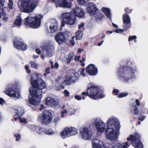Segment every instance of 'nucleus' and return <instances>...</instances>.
<instances>
[{
    "mask_svg": "<svg viewBox=\"0 0 148 148\" xmlns=\"http://www.w3.org/2000/svg\"><path fill=\"white\" fill-rule=\"evenodd\" d=\"M42 75L35 73L32 75L31 82L32 86L30 88L29 101L32 105H39L42 98L43 90H46V84L41 79Z\"/></svg>",
    "mask_w": 148,
    "mask_h": 148,
    "instance_id": "obj_1",
    "label": "nucleus"
},
{
    "mask_svg": "<svg viewBox=\"0 0 148 148\" xmlns=\"http://www.w3.org/2000/svg\"><path fill=\"white\" fill-rule=\"evenodd\" d=\"M106 123L107 127L105 133L106 138L111 141L116 140L120 134V125L119 120L112 116L108 119Z\"/></svg>",
    "mask_w": 148,
    "mask_h": 148,
    "instance_id": "obj_2",
    "label": "nucleus"
},
{
    "mask_svg": "<svg viewBox=\"0 0 148 148\" xmlns=\"http://www.w3.org/2000/svg\"><path fill=\"white\" fill-rule=\"evenodd\" d=\"M136 71L132 62L128 61L126 66H121L118 71L120 78L125 82H128L132 78L133 73Z\"/></svg>",
    "mask_w": 148,
    "mask_h": 148,
    "instance_id": "obj_3",
    "label": "nucleus"
},
{
    "mask_svg": "<svg viewBox=\"0 0 148 148\" xmlns=\"http://www.w3.org/2000/svg\"><path fill=\"white\" fill-rule=\"evenodd\" d=\"M38 0H20L18 4L20 10L23 12L29 13L32 12L37 6Z\"/></svg>",
    "mask_w": 148,
    "mask_h": 148,
    "instance_id": "obj_4",
    "label": "nucleus"
},
{
    "mask_svg": "<svg viewBox=\"0 0 148 148\" xmlns=\"http://www.w3.org/2000/svg\"><path fill=\"white\" fill-rule=\"evenodd\" d=\"M43 16L41 14L32 13L29 14L25 18V24L30 27L36 28L40 26L41 21Z\"/></svg>",
    "mask_w": 148,
    "mask_h": 148,
    "instance_id": "obj_5",
    "label": "nucleus"
},
{
    "mask_svg": "<svg viewBox=\"0 0 148 148\" xmlns=\"http://www.w3.org/2000/svg\"><path fill=\"white\" fill-rule=\"evenodd\" d=\"M87 94L88 96L93 99L102 98L104 97L103 94L101 92L99 88L93 84L89 85L88 87Z\"/></svg>",
    "mask_w": 148,
    "mask_h": 148,
    "instance_id": "obj_6",
    "label": "nucleus"
},
{
    "mask_svg": "<svg viewBox=\"0 0 148 148\" xmlns=\"http://www.w3.org/2000/svg\"><path fill=\"white\" fill-rule=\"evenodd\" d=\"M5 93L8 96L14 98L18 99L21 97L20 92L17 89L16 85L11 84L8 85L7 87Z\"/></svg>",
    "mask_w": 148,
    "mask_h": 148,
    "instance_id": "obj_7",
    "label": "nucleus"
},
{
    "mask_svg": "<svg viewBox=\"0 0 148 148\" xmlns=\"http://www.w3.org/2000/svg\"><path fill=\"white\" fill-rule=\"evenodd\" d=\"M93 148H123L122 145L117 143L105 147L103 142L97 139H94L92 142Z\"/></svg>",
    "mask_w": 148,
    "mask_h": 148,
    "instance_id": "obj_8",
    "label": "nucleus"
},
{
    "mask_svg": "<svg viewBox=\"0 0 148 148\" xmlns=\"http://www.w3.org/2000/svg\"><path fill=\"white\" fill-rule=\"evenodd\" d=\"M127 140L132 141L131 144L135 148H143V146L140 142V136L137 133H135L133 135H130V137L127 138Z\"/></svg>",
    "mask_w": 148,
    "mask_h": 148,
    "instance_id": "obj_9",
    "label": "nucleus"
},
{
    "mask_svg": "<svg viewBox=\"0 0 148 148\" xmlns=\"http://www.w3.org/2000/svg\"><path fill=\"white\" fill-rule=\"evenodd\" d=\"M52 115L51 113L48 110H45L43 113L40 114L38 119L42 121L43 123L48 124L52 120Z\"/></svg>",
    "mask_w": 148,
    "mask_h": 148,
    "instance_id": "obj_10",
    "label": "nucleus"
},
{
    "mask_svg": "<svg viewBox=\"0 0 148 148\" xmlns=\"http://www.w3.org/2000/svg\"><path fill=\"white\" fill-rule=\"evenodd\" d=\"M77 133L76 128L73 127L65 128L60 133L61 136L62 138H65L74 135Z\"/></svg>",
    "mask_w": 148,
    "mask_h": 148,
    "instance_id": "obj_11",
    "label": "nucleus"
},
{
    "mask_svg": "<svg viewBox=\"0 0 148 148\" xmlns=\"http://www.w3.org/2000/svg\"><path fill=\"white\" fill-rule=\"evenodd\" d=\"M62 16L64 21L67 24L71 25L74 23L75 17L73 12L64 13L62 14Z\"/></svg>",
    "mask_w": 148,
    "mask_h": 148,
    "instance_id": "obj_12",
    "label": "nucleus"
},
{
    "mask_svg": "<svg viewBox=\"0 0 148 148\" xmlns=\"http://www.w3.org/2000/svg\"><path fill=\"white\" fill-rule=\"evenodd\" d=\"M80 133L82 139L85 140L91 139L92 133L91 129L89 127H85L81 128Z\"/></svg>",
    "mask_w": 148,
    "mask_h": 148,
    "instance_id": "obj_13",
    "label": "nucleus"
},
{
    "mask_svg": "<svg viewBox=\"0 0 148 148\" xmlns=\"http://www.w3.org/2000/svg\"><path fill=\"white\" fill-rule=\"evenodd\" d=\"M44 50L43 54L42 55L41 57L42 59L44 58L45 56L51 57L54 53V46L52 44H48L43 47Z\"/></svg>",
    "mask_w": 148,
    "mask_h": 148,
    "instance_id": "obj_14",
    "label": "nucleus"
},
{
    "mask_svg": "<svg viewBox=\"0 0 148 148\" xmlns=\"http://www.w3.org/2000/svg\"><path fill=\"white\" fill-rule=\"evenodd\" d=\"M94 123L98 132L101 133L104 132L106 124L102 120L99 118H97L95 120Z\"/></svg>",
    "mask_w": 148,
    "mask_h": 148,
    "instance_id": "obj_15",
    "label": "nucleus"
},
{
    "mask_svg": "<svg viewBox=\"0 0 148 148\" xmlns=\"http://www.w3.org/2000/svg\"><path fill=\"white\" fill-rule=\"evenodd\" d=\"M52 1L56 3L57 6L69 8L71 6L70 0H52Z\"/></svg>",
    "mask_w": 148,
    "mask_h": 148,
    "instance_id": "obj_16",
    "label": "nucleus"
},
{
    "mask_svg": "<svg viewBox=\"0 0 148 148\" xmlns=\"http://www.w3.org/2000/svg\"><path fill=\"white\" fill-rule=\"evenodd\" d=\"M55 39L59 45L62 44L66 41V38L63 32L57 33L55 35Z\"/></svg>",
    "mask_w": 148,
    "mask_h": 148,
    "instance_id": "obj_17",
    "label": "nucleus"
},
{
    "mask_svg": "<svg viewBox=\"0 0 148 148\" xmlns=\"http://www.w3.org/2000/svg\"><path fill=\"white\" fill-rule=\"evenodd\" d=\"M86 10L88 12L91 14H94L98 11L96 5L92 2L87 5Z\"/></svg>",
    "mask_w": 148,
    "mask_h": 148,
    "instance_id": "obj_18",
    "label": "nucleus"
},
{
    "mask_svg": "<svg viewBox=\"0 0 148 148\" xmlns=\"http://www.w3.org/2000/svg\"><path fill=\"white\" fill-rule=\"evenodd\" d=\"M86 72L90 75H95L97 73L96 66L92 64L88 65L86 68Z\"/></svg>",
    "mask_w": 148,
    "mask_h": 148,
    "instance_id": "obj_19",
    "label": "nucleus"
},
{
    "mask_svg": "<svg viewBox=\"0 0 148 148\" xmlns=\"http://www.w3.org/2000/svg\"><path fill=\"white\" fill-rule=\"evenodd\" d=\"M123 28L125 30H126L131 26L130 18L128 14H125L123 15Z\"/></svg>",
    "mask_w": 148,
    "mask_h": 148,
    "instance_id": "obj_20",
    "label": "nucleus"
},
{
    "mask_svg": "<svg viewBox=\"0 0 148 148\" xmlns=\"http://www.w3.org/2000/svg\"><path fill=\"white\" fill-rule=\"evenodd\" d=\"M29 128L34 134H42L44 131V128L32 125H29Z\"/></svg>",
    "mask_w": 148,
    "mask_h": 148,
    "instance_id": "obj_21",
    "label": "nucleus"
},
{
    "mask_svg": "<svg viewBox=\"0 0 148 148\" xmlns=\"http://www.w3.org/2000/svg\"><path fill=\"white\" fill-rule=\"evenodd\" d=\"M14 43L15 47L17 49L25 51L27 48L26 45L22 41H14Z\"/></svg>",
    "mask_w": 148,
    "mask_h": 148,
    "instance_id": "obj_22",
    "label": "nucleus"
},
{
    "mask_svg": "<svg viewBox=\"0 0 148 148\" xmlns=\"http://www.w3.org/2000/svg\"><path fill=\"white\" fill-rule=\"evenodd\" d=\"M58 26V22L55 19H52L50 20L49 28L51 32H56L57 30Z\"/></svg>",
    "mask_w": 148,
    "mask_h": 148,
    "instance_id": "obj_23",
    "label": "nucleus"
},
{
    "mask_svg": "<svg viewBox=\"0 0 148 148\" xmlns=\"http://www.w3.org/2000/svg\"><path fill=\"white\" fill-rule=\"evenodd\" d=\"M73 11L76 16L79 18H83L84 16L83 10L80 8L77 7L73 9Z\"/></svg>",
    "mask_w": 148,
    "mask_h": 148,
    "instance_id": "obj_24",
    "label": "nucleus"
},
{
    "mask_svg": "<svg viewBox=\"0 0 148 148\" xmlns=\"http://www.w3.org/2000/svg\"><path fill=\"white\" fill-rule=\"evenodd\" d=\"M78 75V74L76 73L75 74L73 73H72L70 76L69 77H67L66 79L64 81V82H67V84H69L70 82H74L76 79L77 77H78L77 76Z\"/></svg>",
    "mask_w": 148,
    "mask_h": 148,
    "instance_id": "obj_25",
    "label": "nucleus"
},
{
    "mask_svg": "<svg viewBox=\"0 0 148 148\" xmlns=\"http://www.w3.org/2000/svg\"><path fill=\"white\" fill-rule=\"evenodd\" d=\"M45 103L48 106H53L56 104V102L52 98L48 97L46 99Z\"/></svg>",
    "mask_w": 148,
    "mask_h": 148,
    "instance_id": "obj_26",
    "label": "nucleus"
},
{
    "mask_svg": "<svg viewBox=\"0 0 148 148\" xmlns=\"http://www.w3.org/2000/svg\"><path fill=\"white\" fill-rule=\"evenodd\" d=\"M102 10L107 17L110 19H111V14L109 9L108 8H103Z\"/></svg>",
    "mask_w": 148,
    "mask_h": 148,
    "instance_id": "obj_27",
    "label": "nucleus"
},
{
    "mask_svg": "<svg viewBox=\"0 0 148 148\" xmlns=\"http://www.w3.org/2000/svg\"><path fill=\"white\" fill-rule=\"evenodd\" d=\"M22 20L20 16H17L14 21V24L18 27H20L22 24Z\"/></svg>",
    "mask_w": 148,
    "mask_h": 148,
    "instance_id": "obj_28",
    "label": "nucleus"
},
{
    "mask_svg": "<svg viewBox=\"0 0 148 148\" xmlns=\"http://www.w3.org/2000/svg\"><path fill=\"white\" fill-rule=\"evenodd\" d=\"M15 112L18 116H21L24 113V111L23 107H19L15 110Z\"/></svg>",
    "mask_w": 148,
    "mask_h": 148,
    "instance_id": "obj_29",
    "label": "nucleus"
},
{
    "mask_svg": "<svg viewBox=\"0 0 148 148\" xmlns=\"http://www.w3.org/2000/svg\"><path fill=\"white\" fill-rule=\"evenodd\" d=\"M83 36V33L82 31L78 30L76 33V39L80 40L82 39Z\"/></svg>",
    "mask_w": 148,
    "mask_h": 148,
    "instance_id": "obj_30",
    "label": "nucleus"
},
{
    "mask_svg": "<svg viewBox=\"0 0 148 148\" xmlns=\"http://www.w3.org/2000/svg\"><path fill=\"white\" fill-rule=\"evenodd\" d=\"M43 133L47 135H51L54 134L55 132L54 130L51 129L46 130L44 129Z\"/></svg>",
    "mask_w": 148,
    "mask_h": 148,
    "instance_id": "obj_31",
    "label": "nucleus"
},
{
    "mask_svg": "<svg viewBox=\"0 0 148 148\" xmlns=\"http://www.w3.org/2000/svg\"><path fill=\"white\" fill-rule=\"evenodd\" d=\"M74 54L73 53H71L68 56L67 60L66 63L67 64L70 63L71 60H72L73 58Z\"/></svg>",
    "mask_w": 148,
    "mask_h": 148,
    "instance_id": "obj_32",
    "label": "nucleus"
},
{
    "mask_svg": "<svg viewBox=\"0 0 148 148\" xmlns=\"http://www.w3.org/2000/svg\"><path fill=\"white\" fill-rule=\"evenodd\" d=\"M76 110L74 109L70 108L68 109V114L70 116L75 114Z\"/></svg>",
    "mask_w": 148,
    "mask_h": 148,
    "instance_id": "obj_33",
    "label": "nucleus"
},
{
    "mask_svg": "<svg viewBox=\"0 0 148 148\" xmlns=\"http://www.w3.org/2000/svg\"><path fill=\"white\" fill-rule=\"evenodd\" d=\"M88 1V0H77L78 3L81 5L86 4Z\"/></svg>",
    "mask_w": 148,
    "mask_h": 148,
    "instance_id": "obj_34",
    "label": "nucleus"
},
{
    "mask_svg": "<svg viewBox=\"0 0 148 148\" xmlns=\"http://www.w3.org/2000/svg\"><path fill=\"white\" fill-rule=\"evenodd\" d=\"M128 93H127L121 92L118 95V97L119 98H121L126 97Z\"/></svg>",
    "mask_w": 148,
    "mask_h": 148,
    "instance_id": "obj_35",
    "label": "nucleus"
},
{
    "mask_svg": "<svg viewBox=\"0 0 148 148\" xmlns=\"http://www.w3.org/2000/svg\"><path fill=\"white\" fill-rule=\"evenodd\" d=\"M30 63L31 64V66L32 67L36 69L37 67V64L35 62L31 61L30 62Z\"/></svg>",
    "mask_w": 148,
    "mask_h": 148,
    "instance_id": "obj_36",
    "label": "nucleus"
},
{
    "mask_svg": "<svg viewBox=\"0 0 148 148\" xmlns=\"http://www.w3.org/2000/svg\"><path fill=\"white\" fill-rule=\"evenodd\" d=\"M97 19L96 21H97L98 20H101L103 17V15L102 14L100 13L98 14V15L96 16H95Z\"/></svg>",
    "mask_w": 148,
    "mask_h": 148,
    "instance_id": "obj_37",
    "label": "nucleus"
},
{
    "mask_svg": "<svg viewBox=\"0 0 148 148\" xmlns=\"http://www.w3.org/2000/svg\"><path fill=\"white\" fill-rule=\"evenodd\" d=\"M122 146L123 148H128L130 146V145L127 142H125L122 145Z\"/></svg>",
    "mask_w": 148,
    "mask_h": 148,
    "instance_id": "obj_38",
    "label": "nucleus"
},
{
    "mask_svg": "<svg viewBox=\"0 0 148 148\" xmlns=\"http://www.w3.org/2000/svg\"><path fill=\"white\" fill-rule=\"evenodd\" d=\"M14 136L16 138V140L19 141L21 138V135L18 134H14Z\"/></svg>",
    "mask_w": 148,
    "mask_h": 148,
    "instance_id": "obj_39",
    "label": "nucleus"
},
{
    "mask_svg": "<svg viewBox=\"0 0 148 148\" xmlns=\"http://www.w3.org/2000/svg\"><path fill=\"white\" fill-rule=\"evenodd\" d=\"M60 119V118L58 116H56L55 117L53 120L54 123H57V122H59Z\"/></svg>",
    "mask_w": 148,
    "mask_h": 148,
    "instance_id": "obj_40",
    "label": "nucleus"
},
{
    "mask_svg": "<svg viewBox=\"0 0 148 148\" xmlns=\"http://www.w3.org/2000/svg\"><path fill=\"white\" fill-rule=\"evenodd\" d=\"M68 111L66 109H64L63 111H62L61 112V113L62 114L61 116L62 117H64V114L67 113L68 112Z\"/></svg>",
    "mask_w": 148,
    "mask_h": 148,
    "instance_id": "obj_41",
    "label": "nucleus"
},
{
    "mask_svg": "<svg viewBox=\"0 0 148 148\" xmlns=\"http://www.w3.org/2000/svg\"><path fill=\"white\" fill-rule=\"evenodd\" d=\"M136 36H129L128 40L130 41L132 40L133 39H135L136 38Z\"/></svg>",
    "mask_w": 148,
    "mask_h": 148,
    "instance_id": "obj_42",
    "label": "nucleus"
},
{
    "mask_svg": "<svg viewBox=\"0 0 148 148\" xmlns=\"http://www.w3.org/2000/svg\"><path fill=\"white\" fill-rule=\"evenodd\" d=\"M12 0H9V3L8 4V6L9 8L11 9L12 8V6L13 5V3L12 1Z\"/></svg>",
    "mask_w": 148,
    "mask_h": 148,
    "instance_id": "obj_43",
    "label": "nucleus"
},
{
    "mask_svg": "<svg viewBox=\"0 0 148 148\" xmlns=\"http://www.w3.org/2000/svg\"><path fill=\"white\" fill-rule=\"evenodd\" d=\"M64 93L65 96L69 97V92L66 90H64Z\"/></svg>",
    "mask_w": 148,
    "mask_h": 148,
    "instance_id": "obj_44",
    "label": "nucleus"
},
{
    "mask_svg": "<svg viewBox=\"0 0 148 148\" xmlns=\"http://www.w3.org/2000/svg\"><path fill=\"white\" fill-rule=\"evenodd\" d=\"M5 103V101L2 98L0 97V104L3 105Z\"/></svg>",
    "mask_w": 148,
    "mask_h": 148,
    "instance_id": "obj_45",
    "label": "nucleus"
},
{
    "mask_svg": "<svg viewBox=\"0 0 148 148\" xmlns=\"http://www.w3.org/2000/svg\"><path fill=\"white\" fill-rule=\"evenodd\" d=\"M145 117H146L145 116L141 115L138 117V119L139 120L143 121L145 119Z\"/></svg>",
    "mask_w": 148,
    "mask_h": 148,
    "instance_id": "obj_46",
    "label": "nucleus"
},
{
    "mask_svg": "<svg viewBox=\"0 0 148 148\" xmlns=\"http://www.w3.org/2000/svg\"><path fill=\"white\" fill-rule=\"evenodd\" d=\"M20 123H27L26 120L25 118H20Z\"/></svg>",
    "mask_w": 148,
    "mask_h": 148,
    "instance_id": "obj_47",
    "label": "nucleus"
},
{
    "mask_svg": "<svg viewBox=\"0 0 148 148\" xmlns=\"http://www.w3.org/2000/svg\"><path fill=\"white\" fill-rule=\"evenodd\" d=\"M5 0H0V8H2V6H3L4 4V3L5 2Z\"/></svg>",
    "mask_w": 148,
    "mask_h": 148,
    "instance_id": "obj_48",
    "label": "nucleus"
},
{
    "mask_svg": "<svg viewBox=\"0 0 148 148\" xmlns=\"http://www.w3.org/2000/svg\"><path fill=\"white\" fill-rule=\"evenodd\" d=\"M84 23H81L78 25V28L80 29L82 28H84Z\"/></svg>",
    "mask_w": 148,
    "mask_h": 148,
    "instance_id": "obj_49",
    "label": "nucleus"
},
{
    "mask_svg": "<svg viewBox=\"0 0 148 148\" xmlns=\"http://www.w3.org/2000/svg\"><path fill=\"white\" fill-rule=\"evenodd\" d=\"M84 69H82L81 70V72L80 73V75L82 76H84L86 75V74L84 73Z\"/></svg>",
    "mask_w": 148,
    "mask_h": 148,
    "instance_id": "obj_50",
    "label": "nucleus"
},
{
    "mask_svg": "<svg viewBox=\"0 0 148 148\" xmlns=\"http://www.w3.org/2000/svg\"><path fill=\"white\" fill-rule=\"evenodd\" d=\"M138 109V108L136 106H135V108H134V114H135L137 115L138 114V111L137 110Z\"/></svg>",
    "mask_w": 148,
    "mask_h": 148,
    "instance_id": "obj_51",
    "label": "nucleus"
},
{
    "mask_svg": "<svg viewBox=\"0 0 148 148\" xmlns=\"http://www.w3.org/2000/svg\"><path fill=\"white\" fill-rule=\"evenodd\" d=\"M50 67H47L46 68L45 70V71L48 74H49L50 73Z\"/></svg>",
    "mask_w": 148,
    "mask_h": 148,
    "instance_id": "obj_52",
    "label": "nucleus"
},
{
    "mask_svg": "<svg viewBox=\"0 0 148 148\" xmlns=\"http://www.w3.org/2000/svg\"><path fill=\"white\" fill-rule=\"evenodd\" d=\"M123 32V29H116L115 32L116 33H120L121 32Z\"/></svg>",
    "mask_w": 148,
    "mask_h": 148,
    "instance_id": "obj_53",
    "label": "nucleus"
},
{
    "mask_svg": "<svg viewBox=\"0 0 148 148\" xmlns=\"http://www.w3.org/2000/svg\"><path fill=\"white\" fill-rule=\"evenodd\" d=\"M75 99L78 100H80L81 99V97L80 96L77 95H75Z\"/></svg>",
    "mask_w": 148,
    "mask_h": 148,
    "instance_id": "obj_54",
    "label": "nucleus"
},
{
    "mask_svg": "<svg viewBox=\"0 0 148 148\" xmlns=\"http://www.w3.org/2000/svg\"><path fill=\"white\" fill-rule=\"evenodd\" d=\"M125 12L127 13H130L132 10L130 9H128V8H126L125 9Z\"/></svg>",
    "mask_w": 148,
    "mask_h": 148,
    "instance_id": "obj_55",
    "label": "nucleus"
},
{
    "mask_svg": "<svg viewBox=\"0 0 148 148\" xmlns=\"http://www.w3.org/2000/svg\"><path fill=\"white\" fill-rule=\"evenodd\" d=\"M119 92V90L117 89H114L113 90V92L115 94V95H117Z\"/></svg>",
    "mask_w": 148,
    "mask_h": 148,
    "instance_id": "obj_56",
    "label": "nucleus"
},
{
    "mask_svg": "<svg viewBox=\"0 0 148 148\" xmlns=\"http://www.w3.org/2000/svg\"><path fill=\"white\" fill-rule=\"evenodd\" d=\"M59 66V64L58 62H56L54 65V68H55L57 69L58 68V67Z\"/></svg>",
    "mask_w": 148,
    "mask_h": 148,
    "instance_id": "obj_57",
    "label": "nucleus"
},
{
    "mask_svg": "<svg viewBox=\"0 0 148 148\" xmlns=\"http://www.w3.org/2000/svg\"><path fill=\"white\" fill-rule=\"evenodd\" d=\"M25 69L27 70V71L28 73H30L31 72V71L30 70L28 69V67L27 66H25Z\"/></svg>",
    "mask_w": 148,
    "mask_h": 148,
    "instance_id": "obj_58",
    "label": "nucleus"
},
{
    "mask_svg": "<svg viewBox=\"0 0 148 148\" xmlns=\"http://www.w3.org/2000/svg\"><path fill=\"white\" fill-rule=\"evenodd\" d=\"M80 57L79 56H78L77 57V56H75V57L74 58V60H77V61H79V59L80 58Z\"/></svg>",
    "mask_w": 148,
    "mask_h": 148,
    "instance_id": "obj_59",
    "label": "nucleus"
},
{
    "mask_svg": "<svg viewBox=\"0 0 148 148\" xmlns=\"http://www.w3.org/2000/svg\"><path fill=\"white\" fill-rule=\"evenodd\" d=\"M36 51L38 54H40V50L38 49H36Z\"/></svg>",
    "mask_w": 148,
    "mask_h": 148,
    "instance_id": "obj_60",
    "label": "nucleus"
},
{
    "mask_svg": "<svg viewBox=\"0 0 148 148\" xmlns=\"http://www.w3.org/2000/svg\"><path fill=\"white\" fill-rule=\"evenodd\" d=\"M136 104L138 106H139L140 105V103L139 102V100L138 99H136Z\"/></svg>",
    "mask_w": 148,
    "mask_h": 148,
    "instance_id": "obj_61",
    "label": "nucleus"
},
{
    "mask_svg": "<svg viewBox=\"0 0 148 148\" xmlns=\"http://www.w3.org/2000/svg\"><path fill=\"white\" fill-rule=\"evenodd\" d=\"M50 62V63L51 64V68L52 69L54 68V66H53V62L52 61H51Z\"/></svg>",
    "mask_w": 148,
    "mask_h": 148,
    "instance_id": "obj_62",
    "label": "nucleus"
},
{
    "mask_svg": "<svg viewBox=\"0 0 148 148\" xmlns=\"http://www.w3.org/2000/svg\"><path fill=\"white\" fill-rule=\"evenodd\" d=\"M71 45L73 46H74V45L75 42H74V41L73 40H71Z\"/></svg>",
    "mask_w": 148,
    "mask_h": 148,
    "instance_id": "obj_63",
    "label": "nucleus"
},
{
    "mask_svg": "<svg viewBox=\"0 0 148 148\" xmlns=\"http://www.w3.org/2000/svg\"><path fill=\"white\" fill-rule=\"evenodd\" d=\"M83 51V49H78V52L79 53H81V52H82Z\"/></svg>",
    "mask_w": 148,
    "mask_h": 148,
    "instance_id": "obj_64",
    "label": "nucleus"
}]
</instances>
